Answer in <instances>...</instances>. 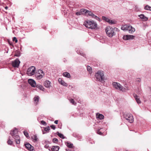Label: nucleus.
<instances>
[{"mask_svg": "<svg viewBox=\"0 0 151 151\" xmlns=\"http://www.w3.org/2000/svg\"><path fill=\"white\" fill-rule=\"evenodd\" d=\"M83 25L86 27L92 29H95L97 26V24L96 22L93 21H89L88 20L84 22Z\"/></svg>", "mask_w": 151, "mask_h": 151, "instance_id": "1", "label": "nucleus"}, {"mask_svg": "<svg viewBox=\"0 0 151 151\" xmlns=\"http://www.w3.org/2000/svg\"><path fill=\"white\" fill-rule=\"evenodd\" d=\"M95 76L96 81H99L102 83L105 82V79L103 71H98L97 73H96Z\"/></svg>", "mask_w": 151, "mask_h": 151, "instance_id": "2", "label": "nucleus"}, {"mask_svg": "<svg viewBox=\"0 0 151 151\" xmlns=\"http://www.w3.org/2000/svg\"><path fill=\"white\" fill-rule=\"evenodd\" d=\"M10 134L16 141V143L19 144L20 143V138L18 135V131L17 129L15 128L11 130Z\"/></svg>", "mask_w": 151, "mask_h": 151, "instance_id": "3", "label": "nucleus"}, {"mask_svg": "<svg viewBox=\"0 0 151 151\" xmlns=\"http://www.w3.org/2000/svg\"><path fill=\"white\" fill-rule=\"evenodd\" d=\"M121 29L124 31H128L130 33H133L135 31V29L129 25L125 24L121 27Z\"/></svg>", "mask_w": 151, "mask_h": 151, "instance_id": "4", "label": "nucleus"}, {"mask_svg": "<svg viewBox=\"0 0 151 151\" xmlns=\"http://www.w3.org/2000/svg\"><path fill=\"white\" fill-rule=\"evenodd\" d=\"M105 31L107 35L109 37H112L115 35L113 28L111 27H107L105 29Z\"/></svg>", "mask_w": 151, "mask_h": 151, "instance_id": "5", "label": "nucleus"}, {"mask_svg": "<svg viewBox=\"0 0 151 151\" xmlns=\"http://www.w3.org/2000/svg\"><path fill=\"white\" fill-rule=\"evenodd\" d=\"M112 84L114 87L117 89H118L123 92L125 91L126 90V88L119 83L114 82Z\"/></svg>", "mask_w": 151, "mask_h": 151, "instance_id": "6", "label": "nucleus"}, {"mask_svg": "<svg viewBox=\"0 0 151 151\" xmlns=\"http://www.w3.org/2000/svg\"><path fill=\"white\" fill-rule=\"evenodd\" d=\"M35 68L34 66H32L27 69V74L29 76H31L35 74Z\"/></svg>", "mask_w": 151, "mask_h": 151, "instance_id": "7", "label": "nucleus"}, {"mask_svg": "<svg viewBox=\"0 0 151 151\" xmlns=\"http://www.w3.org/2000/svg\"><path fill=\"white\" fill-rule=\"evenodd\" d=\"M124 117L128 121L131 123L133 121V118L131 115L129 114L125 113L124 115Z\"/></svg>", "mask_w": 151, "mask_h": 151, "instance_id": "8", "label": "nucleus"}, {"mask_svg": "<svg viewBox=\"0 0 151 151\" xmlns=\"http://www.w3.org/2000/svg\"><path fill=\"white\" fill-rule=\"evenodd\" d=\"M45 75V73L43 71L40 70H38L37 73L36 74V77L38 79L42 78Z\"/></svg>", "mask_w": 151, "mask_h": 151, "instance_id": "9", "label": "nucleus"}, {"mask_svg": "<svg viewBox=\"0 0 151 151\" xmlns=\"http://www.w3.org/2000/svg\"><path fill=\"white\" fill-rule=\"evenodd\" d=\"M20 62L18 59H16L12 62V66L14 68H18Z\"/></svg>", "mask_w": 151, "mask_h": 151, "instance_id": "10", "label": "nucleus"}, {"mask_svg": "<svg viewBox=\"0 0 151 151\" xmlns=\"http://www.w3.org/2000/svg\"><path fill=\"white\" fill-rule=\"evenodd\" d=\"M25 146L26 148L30 151H33L34 147L29 143L25 144Z\"/></svg>", "mask_w": 151, "mask_h": 151, "instance_id": "11", "label": "nucleus"}, {"mask_svg": "<svg viewBox=\"0 0 151 151\" xmlns=\"http://www.w3.org/2000/svg\"><path fill=\"white\" fill-rule=\"evenodd\" d=\"M134 36L133 35H129L124 36L123 37V38L125 40H128L134 39Z\"/></svg>", "mask_w": 151, "mask_h": 151, "instance_id": "12", "label": "nucleus"}, {"mask_svg": "<svg viewBox=\"0 0 151 151\" xmlns=\"http://www.w3.org/2000/svg\"><path fill=\"white\" fill-rule=\"evenodd\" d=\"M28 82L32 87H35L36 86V83L35 81L32 79H29L28 80Z\"/></svg>", "mask_w": 151, "mask_h": 151, "instance_id": "13", "label": "nucleus"}, {"mask_svg": "<svg viewBox=\"0 0 151 151\" xmlns=\"http://www.w3.org/2000/svg\"><path fill=\"white\" fill-rule=\"evenodd\" d=\"M82 12H84V13L86 14H88V15L91 17H93V15H94V14L93 13L89 11H88L86 9H82Z\"/></svg>", "mask_w": 151, "mask_h": 151, "instance_id": "14", "label": "nucleus"}, {"mask_svg": "<svg viewBox=\"0 0 151 151\" xmlns=\"http://www.w3.org/2000/svg\"><path fill=\"white\" fill-rule=\"evenodd\" d=\"M134 96L137 104H139L141 103V102L139 96H137V94H134Z\"/></svg>", "mask_w": 151, "mask_h": 151, "instance_id": "15", "label": "nucleus"}, {"mask_svg": "<svg viewBox=\"0 0 151 151\" xmlns=\"http://www.w3.org/2000/svg\"><path fill=\"white\" fill-rule=\"evenodd\" d=\"M58 81L60 84L63 86H67L68 84L62 80L61 78H59L58 79Z\"/></svg>", "mask_w": 151, "mask_h": 151, "instance_id": "16", "label": "nucleus"}, {"mask_svg": "<svg viewBox=\"0 0 151 151\" xmlns=\"http://www.w3.org/2000/svg\"><path fill=\"white\" fill-rule=\"evenodd\" d=\"M44 86L46 88H49L50 86V82L47 80L45 81L44 83Z\"/></svg>", "mask_w": 151, "mask_h": 151, "instance_id": "17", "label": "nucleus"}, {"mask_svg": "<svg viewBox=\"0 0 151 151\" xmlns=\"http://www.w3.org/2000/svg\"><path fill=\"white\" fill-rule=\"evenodd\" d=\"M96 117L97 118L101 120L104 118V116L102 114L97 113L96 114Z\"/></svg>", "mask_w": 151, "mask_h": 151, "instance_id": "18", "label": "nucleus"}, {"mask_svg": "<svg viewBox=\"0 0 151 151\" xmlns=\"http://www.w3.org/2000/svg\"><path fill=\"white\" fill-rule=\"evenodd\" d=\"M60 147L58 146H53L51 148V151H58Z\"/></svg>", "mask_w": 151, "mask_h": 151, "instance_id": "19", "label": "nucleus"}, {"mask_svg": "<svg viewBox=\"0 0 151 151\" xmlns=\"http://www.w3.org/2000/svg\"><path fill=\"white\" fill-rule=\"evenodd\" d=\"M138 16L142 19L145 21H147L148 20V18L146 17L143 14H141L139 15Z\"/></svg>", "mask_w": 151, "mask_h": 151, "instance_id": "20", "label": "nucleus"}, {"mask_svg": "<svg viewBox=\"0 0 151 151\" xmlns=\"http://www.w3.org/2000/svg\"><path fill=\"white\" fill-rule=\"evenodd\" d=\"M39 97L38 96H35L34 98V103L35 104H37L39 101Z\"/></svg>", "mask_w": 151, "mask_h": 151, "instance_id": "21", "label": "nucleus"}, {"mask_svg": "<svg viewBox=\"0 0 151 151\" xmlns=\"http://www.w3.org/2000/svg\"><path fill=\"white\" fill-rule=\"evenodd\" d=\"M63 76L67 78H70V74L68 72L64 73H63Z\"/></svg>", "mask_w": 151, "mask_h": 151, "instance_id": "22", "label": "nucleus"}, {"mask_svg": "<svg viewBox=\"0 0 151 151\" xmlns=\"http://www.w3.org/2000/svg\"><path fill=\"white\" fill-rule=\"evenodd\" d=\"M67 146L70 148H72L73 147V145L72 143L69 142H67Z\"/></svg>", "mask_w": 151, "mask_h": 151, "instance_id": "23", "label": "nucleus"}, {"mask_svg": "<svg viewBox=\"0 0 151 151\" xmlns=\"http://www.w3.org/2000/svg\"><path fill=\"white\" fill-rule=\"evenodd\" d=\"M82 9H81L80 11L76 12V14L77 15H82V14H83L84 13V12H82Z\"/></svg>", "mask_w": 151, "mask_h": 151, "instance_id": "24", "label": "nucleus"}, {"mask_svg": "<svg viewBox=\"0 0 151 151\" xmlns=\"http://www.w3.org/2000/svg\"><path fill=\"white\" fill-rule=\"evenodd\" d=\"M32 139L33 140V141L34 142H36L37 141L38 138L36 135H33L32 137Z\"/></svg>", "mask_w": 151, "mask_h": 151, "instance_id": "25", "label": "nucleus"}, {"mask_svg": "<svg viewBox=\"0 0 151 151\" xmlns=\"http://www.w3.org/2000/svg\"><path fill=\"white\" fill-rule=\"evenodd\" d=\"M56 134L60 138L63 139L65 138L64 135L63 134L60 133L59 132H57Z\"/></svg>", "mask_w": 151, "mask_h": 151, "instance_id": "26", "label": "nucleus"}, {"mask_svg": "<svg viewBox=\"0 0 151 151\" xmlns=\"http://www.w3.org/2000/svg\"><path fill=\"white\" fill-rule=\"evenodd\" d=\"M102 18L103 20H105V21L108 22H110V19H109L108 18H107L105 17H102Z\"/></svg>", "mask_w": 151, "mask_h": 151, "instance_id": "27", "label": "nucleus"}, {"mask_svg": "<svg viewBox=\"0 0 151 151\" xmlns=\"http://www.w3.org/2000/svg\"><path fill=\"white\" fill-rule=\"evenodd\" d=\"M87 70L90 73H92V68L90 66H87Z\"/></svg>", "mask_w": 151, "mask_h": 151, "instance_id": "28", "label": "nucleus"}, {"mask_svg": "<svg viewBox=\"0 0 151 151\" xmlns=\"http://www.w3.org/2000/svg\"><path fill=\"white\" fill-rule=\"evenodd\" d=\"M145 9L146 10L151 11V7L149 6L148 5H146L145 7Z\"/></svg>", "mask_w": 151, "mask_h": 151, "instance_id": "29", "label": "nucleus"}, {"mask_svg": "<svg viewBox=\"0 0 151 151\" xmlns=\"http://www.w3.org/2000/svg\"><path fill=\"white\" fill-rule=\"evenodd\" d=\"M37 88H39L40 90H43V89H44V88L41 85H37L36 86Z\"/></svg>", "mask_w": 151, "mask_h": 151, "instance_id": "30", "label": "nucleus"}, {"mask_svg": "<svg viewBox=\"0 0 151 151\" xmlns=\"http://www.w3.org/2000/svg\"><path fill=\"white\" fill-rule=\"evenodd\" d=\"M92 18L99 21H100V19L99 17L95 15L94 14L93 15V17Z\"/></svg>", "mask_w": 151, "mask_h": 151, "instance_id": "31", "label": "nucleus"}, {"mask_svg": "<svg viewBox=\"0 0 151 151\" xmlns=\"http://www.w3.org/2000/svg\"><path fill=\"white\" fill-rule=\"evenodd\" d=\"M23 133H24V134L26 136V137H27V138L29 137L28 133L26 131H24Z\"/></svg>", "mask_w": 151, "mask_h": 151, "instance_id": "32", "label": "nucleus"}, {"mask_svg": "<svg viewBox=\"0 0 151 151\" xmlns=\"http://www.w3.org/2000/svg\"><path fill=\"white\" fill-rule=\"evenodd\" d=\"M69 100L70 102L71 103L73 104L74 105H76V103H75V101L73 99H70Z\"/></svg>", "mask_w": 151, "mask_h": 151, "instance_id": "33", "label": "nucleus"}, {"mask_svg": "<svg viewBox=\"0 0 151 151\" xmlns=\"http://www.w3.org/2000/svg\"><path fill=\"white\" fill-rule=\"evenodd\" d=\"M50 130V127L49 126L44 128V130L47 132H48Z\"/></svg>", "mask_w": 151, "mask_h": 151, "instance_id": "34", "label": "nucleus"}, {"mask_svg": "<svg viewBox=\"0 0 151 151\" xmlns=\"http://www.w3.org/2000/svg\"><path fill=\"white\" fill-rule=\"evenodd\" d=\"M116 22L114 21H113L112 20H110V22H109V24H114L116 23Z\"/></svg>", "mask_w": 151, "mask_h": 151, "instance_id": "35", "label": "nucleus"}, {"mask_svg": "<svg viewBox=\"0 0 151 151\" xmlns=\"http://www.w3.org/2000/svg\"><path fill=\"white\" fill-rule=\"evenodd\" d=\"M101 129H98V130H97V132L98 134L99 135H101L103 134V133L100 131V130Z\"/></svg>", "mask_w": 151, "mask_h": 151, "instance_id": "36", "label": "nucleus"}, {"mask_svg": "<svg viewBox=\"0 0 151 151\" xmlns=\"http://www.w3.org/2000/svg\"><path fill=\"white\" fill-rule=\"evenodd\" d=\"M12 141L10 139H9L7 142V143L8 145H11L12 144Z\"/></svg>", "mask_w": 151, "mask_h": 151, "instance_id": "37", "label": "nucleus"}, {"mask_svg": "<svg viewBox=\"0 0 151 151\" xmlns=\"http://www.w3.org/2000/svg\"><path fill=\"white\" fill-rule=\"evenodd\" d=\"M46 148V149H48V150L50 151H51V150L50 149V148H49V145L47 144H46V145L45 146H44Z\"/></svg>", "mask_w": 151, "mask_h": 151, "instance_id": "38", "label": "nucleus"}, {"mask_svg": "<svg viewBox=\"0 0 151 151\" xmlns=\"http://www.w3.org/2000/svg\"><path fill=\"white\" fill-rule=\"evenodd\" d=\"M41 123L42 124L45 126L46 125V122L43 120L41 121Z\"/></svg>", "mask_w": 151, "mask_h": 151, "instance_id": "39", "label": "nucleus"}, {"mask_svg": "<svg viewBox=\"0 0 151 151\" xmlns=\"http://www.w3.org/2000/svg\"><path fill=\"white\" fill-rule=\"evenodd\" d=\"M58 139L56 138H54L53 139V142L54 143H56V142H58Z\"/></svg>", "mask_w": 151, "mask_h": 151, "instance_id": "40", "label": "nucleus"}, {"mask_svg": "<svg viewBox=\"0 0 151 151\" xmlns=\"http://www.w3.org/2000/svg\"><path fill=\"white\" fill-rule=\"evenodd\" d=\"M13 40L14 41H15L16 43L18 41L17 38L15 37H14Z\"/></svg>", "mask_w": 151, "mask_h": 151, "instance_id": "41", "label": "nucleus"}, {"mask_svg": "<svg viewBox=\"0 0 151 151\" xmlns=\"http://www.w3.org/2000/svg\"><path fill=\"white\" fill-rule=\"evenodd\" d=\"M50 127L53 129L54 130L55 129V127L54 125H52L50 126Z\"/></svg>", "mask_w": 151, "mask_h": 151, "instance_id": "42", "label": "nucleus"}, {"mask_svg": "<svg viewBox=\"0 0 151 151\" xmlns=\"http://www.w3.org/2000/svg\"><path fill=\"white\" fill-rule=\"evenodd\" d=\"M136 81L137 82L140 83L141 81V80L140 78H137L136 79Z\"/></svg>", "mask_w": 151, "mask_h": 151, "instance_id": "43", "label": "nucleus"}, {"mask_svg": "<svg viewBox=\"0 0 151 151\" xmlns=\"http://www.w3.org/2000/svg\"><path fill=\"white\" fill-rule=\"evenodd\" d=\"M113 29H114V32L115 31H119V29H118V28H116V27L114 28Z\"/></svg>", "mask_w": 151, "mask_h": 151, "instance_id": "44", "label": "nucleus"}, {"mask_svg": "<svg viewBox=\"0 0 151 151\" xmlns=\"http://www.w3.org/2000/svg\"><path fill=\"white\" fill-rule=\"evenodd\" d=\"M58 120H56L55 121L54 123L55 124H57L58 123Z\"/></svg>", "mask_w": 151, "mask_h": 151, "instance_id": "45", "label": "nucleus"}, {"mask_svg": "<svg viewBox=\"0 0 151 151\" xmlns=\"http://www.w3.org/2000/svg\"><path fill=\"white\" fill-rule=\"evenodd\" d=\"M66 151H71L69 149H66Z\"/></svg>", "mask_w": 151, "mask_h": 151, "instance_id": "46", "label": "nucleus"}, {"mask_svg": "<svg viewBox=\"0 0 151 151\" xmlns=\"http://www.w3.org/2000/svg\"><path fill=\"white\" fill-rule=\"evenodd\" d=\"M8 7L7 6H6L5 7V9H8Z\"/></svg>", "mask_w": 151, "mask_h": 151, "instance_id": "47", "label": "nucleus"}, {"mask_svg": "<svg viewBox=\"0 0 151 151\" xmlns=\"http://www.w3.org/2000/svg\"><path fill=\"white\" fill-rule=\"evenodd\" d=\"M15 56H19V55H15Z\"/></svg>", "mask_w": 151, "mask_h": 151, "instance_id": "48", "label": "nucleus"}, {"mask_svg": "<svg viewBox=\"0 0 151 151\" xmlns=\"http://www.w3.org/2000/svg\"><path fill=\"white\" fill-rule=\"evenodd\" d=\"M43 134H45V133L44 132V131H43Z\"/></svg>", "mask_w": 151, "mask_h": 151, "instance_id": "49", "label": "nucleus"}, {"mask_svg": "<svg viewBox=\"0 0 151 151\" xmlns=\"http://www.w3.org/2000/svg\"><path fill=\"white\" fill-rule=\"evenodd\" d=\"M135 7H136V8H137V6H135Z\"/></svg>", "mask_w": 151, "mask_h": 151, "instance_id": "50", "label": "nucleus"}]
</instances>
